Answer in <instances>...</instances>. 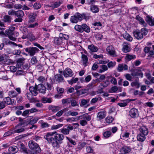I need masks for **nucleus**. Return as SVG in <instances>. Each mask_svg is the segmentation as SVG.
I'll return each instance as SVG.
<instances>
[{
	"label": "nucleus",
	"mask_w": 154,
	"mask_h": 154,
	"mask_svg": "<svg viewBox=\"0 0 154 154\" xmlns=\"http://www.w3.org/2000/svg\"><path fill=\"white\" fill-rule=\"evenodd\" d=\"M44 138L54 149H56L60 147L59 142L63 140L64 137L63 134L57 133L55 131L47 133Z\"/></svg>",
	"instance_id": "nucleus-1"
},
{
	"label": "nucleus",
	"mask_w": 154,
	"mask_h": 154,
	"mask_svg": "<svg viewBox=\"0 0 154 154\" xmlns=\"http://www.w3.org/2000/svg\"><path fill=\"white\" fill-rule=\"evenodd\" d=\"M15 29V27L13 26H11L9 29L5 31L6 34L8 35V37L11 40L15 41L16 40V37L18 36L19 33L17 32H14Z\"/></svg>",
	"instance_id": "nucleus-2"
},
{
	"label": "nucleus",
	"mask_w": 154,
	"mask_h": 154,
	"mask_svg": "<svg viewBox=\"0 0 154 154\" xmlns=\"http://www.w3.org/2000/svg\"><path fill=\"white\" fill-rule=\"evenodd\" d=\"M28 146L31 149L35 150L38 152H41V150L39 146L33 140H30L29 142Z\"/></svg>",
	"instance_id": "nucleus-3"
},
{
	"label": "nucleus",
	"mask_w": 154,
	"mask_h": 154,
	"mask_svg": "<svg viewBox=\"0 0 154 154\" xmlns=\"http://www.w3.org/2000/svg\"><path fill=\"white\" fill-rule=\"evenodd\" d=\"M25 51L29 56H33L39 51V50L35 47H29L26 48Z\"/></svg>",
	"instance_id": "nucleus-4"
},
{
	"label": "nucleus",
	"mask_w": 154,
	"mask_h": 154,
	"mask_svg": "<svg viewBox=\"0 0 154 154\" xmlns=\"http://www.w3.org/2000/svg\"><path fill=\"white\" fill-rule=\"evenodd\" d=\"M24 15L23 12L22 10L16 11L15 15L18 18H16L14 20L15 22H21L23 20L22 17Z\"/></svg>",
	"instance_id": "nucleus-5"
},
{
	"label": "nucleus",
	"mask_w": 154,
	"mask_h": 154,
	"mask_svg": "<svg viewBox=\"0 0 154 154\" xmlns=\"http://www.w3.org/2000/svg\"><path fill=\"white\" fill-rule=\"evenodd\" d=\"M131 49V45L130 43L126 42H124L122 44V51L124 53H127L129 52Z\"/></svg>",
	"instance_id": "nucleus-6"
},
{
	"label": "nucleus",
	"mask_w": 154,
	"mask_h": 154,
	"mask_svg": "<svg viewBox=\"0 0 154 154\" xmlns=\"http://www.w3.org/2000/svg\"><path fill=\"white\" fill-rule=\"evenodd\" d=\"M63 74L65 78H68L72 76L74 73L70 69L67 68L63 71Z\"/></svg>",
	"instance_id": "nucleus-7"
},
{
	"label": "nucleus",
	"mask_w": 154,
	"mask_h": 154,
	"mask_svg": "<svg viewBox=\"0 0 154 154\" xmlns=\"http://www.w3.org/2000/svg\"><path fill=\"white\" fill-rule=\"evenodd\" d=\"M106 51L108 54L111 56L115 57L116 56L115 48L112 46H108Z\"/></svg>",
	"instance_id": "nucleus-8"
},
{
	"label": "nucleus",
	"mask_w": 154,
	"mask_h": 154,
	"mask_svg": "<svg viewBox=\"0 0 154 154\" xmlns=\"http://www.w3.org/2000/svg\"><path fill=\"white\" fill-rule=\"evenodd\" d=\"M54 80L57 83H60L64 82L65 81L63 76L61 74H57L54 76Z\"/></svg>",
	"instance_id": "nucleus-9"
},
{
	"label": "nucleus",
	"mask_w": 154,
	"mask_h": 154,
	"mask_svg": "<svg viewBox=\"0 0 154 154\" xmlns=\"http://www.w3.org/2000/svg\"><path fill=\"white\" fill-rule=\"evenodd\" d=\"M138 115V110L136 108H132L129 111V115L132 118H135L137 117Z\"/></svg>",
	"instance_id": "nucleus-10"
},
{
	"label": "nucleus",
	"mask_w": 154,
	"mask_h": 154,
	"mask_svg": "<svg viewBox=\"0 0 154 154\" xmlns=\"http://www.w3.org/2000/svg\"><path fill=\"white\" fill-rule=\"evenodd\" d=\"M133 34L134 37L138 40H141L143 38V33L140 30H137L134 31Z\"/></svg>",
	"instance_id": "nucleus-11"
},
{
	"label": "nucleus",
	"mask_w": 154,
	"mask_h": 154,
	"mask_svg": "<svg viewBox=\"0 0 154 154\" xmlns=\"http://www.w3.org/2000/svg\"><path fill=\"white\" fill-rule=\"evenodd\" d=\"M139 130L140 134L147 135L148 134V130L147 127L143 125L140 126Z\"/></svg>",
	"instance_id": "nucleus-12"
},
{
	"label": "nucleus",
	"mask_w": 154,
	"mask_h": 154,
	"mask_svg": "<svg viewBox=\"0 0 154 154\" xmlns=\"http://www.w3.org/2000/svg\"><path fill=\"white\" fill-rule=\"evenodd\" d=\"M17 145L20 148V150L21 152L26 154H27L28 153L27 149L25 147L22 143L19 142L17 143Z\"/></svg>",
	"instance_id": "nucleus-13"
},
{
	"label": "nucleus",
	"mask_w": 154,
	"mask_h": 154,
	"mask_svg": "<svg viewBox=\"0 0 154 154\" xmlns=\"http://www.w3.org/2000/svg\"><path fill=\"white\" fill-rule=\"evenodd\" d=\"M128 69V66L125 64L121 63L119 64L117 70L119 72H121L123 70H127Z\"/></svg>",
	"instance_id": "nucleus-14"
},
{
	"label": "nucleus",
	"mask_w": 154,
	"mask_h": 154,
	"mask_svg": "<svg viewBox=\"0 0 154 154\" xmlns=\"http://www.w3.org/2000/svg\"><path fill=\"white\" fill-rule=\"evenodd\" d=\"M29 90L32 95L36 96L38 94L37 85H35V87L31 86L29 87Z\"/></svg>",
	"instance_id": "nucleus-15"
},
{
	"label": "nucleus",
	"mask_w": 154,
	"mask_h": 154,
	"mask_svg": "<svg viewBox=\"0 0 154 154\" xmlns=\"http://www.w3.org/2000/svg\"><path fill=\"white\" fill-rule=\"evenodd\" d=\"M19 150L18 148L14 145H12L9 147V151L12 153L13 154H15L17 153Z\"/></svg>",
	"instance_id": "nucleus-16"
},
{
	"label": "nucleus",
	"mask_w": 154,
	"mask_h": 154,
	"mask_svg": "<svg viewBox=\"0 0 154 154\" xmlns=\"http://www.w3.org/2000/svg\"><path fill=\"white\" fill-rule=\"evenodd\" d=\"M136 19L138 21L139 23L143 26L146 27L147 26L146 23L145 22L143 19L139 15H137L136 17Z\"/></svg>",
	"instance_id": "nucleus-17"
},
{
	"label": "nucleus",
	"mask_w": 154,
	"mask_h": 154,
	"mask_svg": "<svg viewBox=\"0 0 154 154\" xmlns=\"http://www.w3.org/2000/svg\"><path fill=\"white\" fill-rule=\"evenodd\" d=\"M38 89L41 93L45 94L46 91V88L42 84H40L38 86Z\"/></svg>",
	"instance_id": "nucleus-18"
},
{
	"label": "nucleus",
	"mask_w": 154,
	"mask_h": 154,
	"mask_svg": "<svg viewBox=\"0 0 154 154\" xmlns=\"http://www.w3.org/2000/svg\"><path fill=\"white\" fill-rule=\"evenodd\" d=\"M106 112L101 111L97 114V117L99 120H101L104 119L106 116Z\"/></svg>",
	"instance_id": "nucleus-19"
},
{
	"label": "nucleus",
	"mask_w": 154,
	"mask_h": 154,
	"mask_svg": "<svg viewBox=\"0 0 154 154\" xmlns=\"http://www.w3.org/2000/svg\"><path fill=\"white\" fill-rule=\"evenodd\" d=\"M82 61L83 65L85 66L87 65L88 62V58L87 56L83 54H82L81 56Z\"/></svg>",
	"instance_id": "nucleus-20"
},
{
	"label": "nucleus",
	"mask_w": 154,
	"mask_h": 154,
	"mask_svg": "<svg viewBox=\"0 0 154 154\" xmlns=\"http://www.w3.org/2000/svg\"><path fill=\"white\" fill-rule=\"evenodd\" d=\"M131 150L130 146H124L122 147L121 149V151L124 154L130 152Z\"/></svg>",
	"instance_id": "nucleus-21"
},
{
	"label": "nucleus",
	"mask_w": 154,
	"mask_h": 154,
	"mask_svg": "<svg viewBox=\"0 0 154 154\" xmlns=\"http://www.w3.org/2000/svg\"><path fill=\"white\" fill-rule=\"evenodd\" d=\"M88 48L91 52H96L98 50V48L97 46L92 44L88 45Z\"/></svg>",
	"instance_id": "nucleus-22"
},
{
	"label": "nucleus",
	"mask_w": 154,
	"mask_h": 154,
	"mask_svg": "<svg viewBox=\"0 0 154 154\" xmlns=\"http://www.w3.org/2000/svg\"><path fill=\"white\" fill-rule=\"evenodd\" d=\"M49 108L54 112H55L60 109V107L57 106H49Z\"/></svg>",
	"instance_id": "nucleus-23"
},
{
	"label": "nucleus",
	"mask_w": 154,
	"mask_h": 154,
	"mask_svg": "<svg viewBox=\"0 0 154 154\" xmlns=\"http://www.w3.org/2000/svg\"><path fill=\"white\" fill-rule=\"evenodd\" d=\"M131 85L132 87H134L136 88H138L140 87V84L139 82V79H137L134 81L132 82L131 83Z\"/></svg>",
	"instance_id": "nucleus-24"
},
{
	"label": "nucleus",
	"mask_w": 154,
	"mask_h": 154,
	"mask_svg": "<svg viewBox=\"0 0 154 154\" xmlns=\"http://www.w3.org/2000/svg\"><path fill=\"white\" fill-rule=\"evenodd\" d=\"M132 76H140L141 78L143 77V73L140 70H135L131 73Z\"/></svg>",
	"instance_id": "nucleus-25"
},
{
	"label": "nucleus",
	"mask_w": 154,
	"mask_h": 154,
	"mask_svg": "<svg viewBox=\"0 0 154 154\" xmlns=\"http://www.w3.org/2000/svg\"><path fill=\"white\" fill-rule=\"evenodd\" d=\"M146 20L150 26L154 25V18L152 19L149 16L146 17Z\"/></svg>",
	"instance_id": "nucleus-26"
},
{
	"label": "nucleus",
	"mask_w": 154,
	"mask_h": 154,
	"mask_svg": "<svg viewBox=\"0 0 154 154\" xmlns=\"http://www.w3.org/2000/svg\"><path fill=\"white\" fill-rule=\"evenodd\" d=\"M145 136L144 134L139 133L137 137V140L138 141L140 142H143L146 139Z\"/></svg>",
	"instance_id": "nucleus-27"
},
{
	"label": "nucleus",
	"mask_w": 154,
	"mask_h": 154,
	"mask_svg": "<svg viewBox=\"0 0 154 154\" xmlns=\"http://www.w3.org/2000/svg\"><path fill=\"white\" fill-rule=\"evenodd\" d=\"M90 10L91 11L94 13L98 12L99 11V9L97 6L94 5L91 6Z\"/></svg>",
	"instance_id": "nucleus-28"
},
{
	"label": "nucleus",
	"mask_w": 154,
	"mask_h": 154,
	"mask_svg": "<svg viewBox=\"0 0 154 154\" xmlns=\"http://www.w3.org/2000/svg\"><path fill=\"white\" fill-rule=\"evenodd\" d=\"M136 58L135 55H132L130 54H127L125 57V59L126 61H128L132 59Z\"/></svg>",
	"instance_id": "nucleus-29"
},
{
	"label": "nucleus",
	"mask_w": 154,
	"mask_h": 154,
	"mask_svg": "<svg viewBox=\"0 0 154 154\" xmlns=\"http://www.w3.org/2000/svg\"><path fill=\"white\" fill-rule=\"evenodd\" d=\"M59 37L60 39L61 40H68L69 38V36L65 34L61 33L59 35Z\"/></svg>",
	"instance_id": "nucleus-30"
},
{
	"label": "nucleus",
	"mask_w": 154,
	"mask_h": 154,
	"mask_svg": "<svg viewBox=\"0 0 154 154\" xmlns=\"http://www.w3.org/2000/svg\"><path fill=\"white\" fill-rule=\"evenodd\" d=\"M90 101L89 99H87L86 100L85 99H82L81 100V101L79 103V104L82 107L85 106Z\"/></svg>",
	"instance_id": "nucleus-31"
},
{
	"label": "nucleus",
	"mask_w": 154,
	"mask_h": 154,
	"mask_svg": "<svg viewBox=\"0 0 154 154\" xmlns=\"http://www.w3.org/2000/svg\"><path fill=\"white\" fill-rule=\"evenodd\" d=\"M74 29L76 31L80 32L82 33L83 32L82 24L81 25L76 24L74 27Z\"/></svg>",
	"instance_id": "nucleus-32"
},
{
	"label": "nucleus",
	"mask_w": 154,
	"mask_h": 154,
	"mask_svg": "<svg viewBox=\"0 0 154 154\" xmlns=\"http://www.w3.org/2000/svg\"><path fill=\"white\" fill-rule=\"evenodd\" d=\"M123 36L125 39L131 42L133 40L132 37L128 33H125Z\"/></svg>",
	"instance_id": "nucleus-33"
},
{
	"label": "nucleus",
	"mask_w": 154,
	"mask_h": 154,
	"mask_svg": "<svg viewBox=\"0 0 154 154\" xmlns=\"http://www.w3.org/2000/svg\"><path fill=\"white\" fill-rule=\"evenodd\" d=\"M79 21L78 18L76 15L72 16L70 17V21L72 23H76Z\"/></svg>",
	"instance_id": "nucleus-34"
},
{
	"label": "nucleus",
	"mask_w": 154,
	"mask_h": 154,
	"mask_svg": "<svg viewBox=\"0 0 154 154\" xmlns=\"http://www.w3.org/2000/svg\"><path fill=\"white\" fill-rule=\"evenodd\" d=\"M42 101L44 103H50L52 101V99L51 98L43 97L41 99Z\"/></svg>",
	"instance_id": "nucleus-35"
},
{
	"label": "nucleus",
	"mask_w": 154,
	"mask_h": 154,
	"mask_svg": "<svg viewBox=\"0 0 154 154\" xmlns=\"http://www.w3.org/2000/svg\"><path fill=\"white\" fill-rule=\"evenodd\" d=\"M82 29L83 32L84 31L87 33H89L90 32V28L85 23L82 24Z\"/></svg>",
	"instance_id": "nucleus-36"
},
{
	"label": "nucleus",
	"mask_w": 154,
	"mask_h": 154,
	"mask_svg": "<svg viewBox=\"0 0 154 154\" xmlns=\"http://www.w3.org/2000/svg\"><path fill=\"white\" fill-rule=\"evenodd\" d=\"M91 119V115H88V113L83 114V119H85V120L87 122L90 121Z\"/></svg>",
	"instance_id": "nucleus-37"
},
{
	"label": "nucleus",
	"mask_w": 154,
	"mask_h": 154,
	"mask_svg": "<svg viewBox=\"0 0 154 154\" xmlns=\"http://www.w3.org/2000/svg\"><path fill=\"white\" fill-rule=\"evenodd\" d=\"M8 95L11 98L15 97L18 95L17 94L16 91L12 90L9 91Z\"/></svg>",
	"instance_id": "nucleus-38"
},
{
	"label": "nucleus",
	"mask_w": 154,
	"mask_h": 154,
	"mask_svg": "<svg viewBox=\"0 0 154 154\" xmlns=\"http://www.w3.org/2000/svg\"><path fill=\"white\" fill-rule=\"evenodd\" d=\"M3 102L5 103L8 105H10L12 103L11 99L9 97H5L3 99Z\"/></svg>",
	"instance_id": "nucleus-39"
},
{
	"label": "nucleus",
	"mask_w": 154,
	"mask_h": 154,
	"mask_svg": "<svg viewBox=\"0 0 154 154\" xmlns=\"http://www.w3.org/2000/svg\"><path fill=\"white\" fill-rule=\"evenodd\" d=\"M27 38L31 41L35 40L36 39L35 37L31 33H29L27 34Z\"/></svg>",
	"instance_id": "nucleus-40"
},
{
	"label": "nucleus",
	"mask_w": 154,
	"mask_h": 154,
	"mask_svg": "<svg viewBox=\"0 0 154 154\" xmlns=\"http://www.w3.org/2000/svg\"><path fill=\"white\" fill-rule=\"evenodd\" d=\"M78 80L79 79L78 78L72 77L71 80H68L67 82L69 84L72 85L74 83H76Z\"/></svg>",
	"instance_id": "nucleus-41"
},
{
	"label": "nucleus",
	"mask_w": 154,
	"mask_h": 154,
	"mask_svg": "<svg viewBox=\"0 0 154 154\" xmlns=\"http://www.w3.org/2000/svg\"><path fill=\"white\" fill-rule=\"evenodd\" d=\"M104 137L106 138H108L112 135L111 132L110 131H106L103 133Z\"/></svg>",
	"instance_id": "nucleus-42"
},
{
	"label": "nucleus",
	"mask_w": 154,
	"mask_h": 154,
	"mask_svg": "<svg viewBox=\"0 0 154 154\" xmlns=\"http://www.w3.org/2000/svg\"><path fill=\"white\" fill-rule=\"evenodd\" d=\"M63 2L62 0H60L58 2H54L53 4L52 7L54 8H57L59 7Z\"/></svg>",
	"instance_id": "nucleus-43"
},
{
	"label": "nucleus",
	"mask_w": 154,
	"mask_h": 154,
	"mask_svg": "<svg viewBox=\"0 0 154 154\" xmlns=\"http://www.w3.org/2000/svg\"><path fill=\"white\" fill-rule=\"evenodd\" d=\"M0 78L3 80H7L8 76L5 75V72H0Z\"/></svg>",
	"instance_id": "nucleus-44"
},
{
	"label": "nucleus",
	"mask_w": 154,
	"mask_h": 154,
	"mask_svg": "<svg viewBox=\"0 0 154 154\" xmlns=\"http://www.w3.org/2000/svg\"><path fill=\"white\" fill-rule=\"evenodd\" d=\"M67 108H64L58 111L56 114V116L58 117H60L62 115L64 112H66L67 111Z\"/></svg>",
	"instance_id": "nucleus-45"
},
{
	"label": "nucleus",
	"mask_w": 154,
	"mask_h": 154,
	"mask_svg": "<svg viewBox=\"0 0 154 154\" xmlns=\"http://www.w3.org/2000/svg\"><path fill=\"white\" fill-rule=\"evenodd\" d=\"M4 21L5 22L10 23L11 21V17L10 16L6 15L3 17Z\"/></svg>",
	"instance_id": "nucleus-46"
},
{
	"label": "nucleus",
	"mask_w": 154,
	"mask_h": 154,
	"mask_svg": "<svg viewBox=\"0 0 154 154\" xmlns=\"http://www.w3.org/2000/svg\"><path fill=\"white\" fill-rule=\"evenodd\" d=\"M63 124H59L56 125H53L51 128V129L52 130H54L57 129L63 126Z\"/></svg>",
	"instance_id": "nucleus-47"
},
{
	"label": "nucleus",
	"mask_w": 154,
	"mask_h": 154,
	"mask_svg": "<svg viewBox=\"0 0 154 154\" xmlns=\"http://www.w3.org/2000/svg\"><path fill=\"white\" fill-rule=\"evenodd\" d=\"M33 7L34 9L38 10L41 8L42 5L40 3L36 2L34 4Z\"/></svg>",
	"instance_id": "nucleus-48"
},
{
	"label": "nucleus",
	"mask_w": 154,
	"mask_h": 154,
	"mask_svg": "<svg viewBox=\"0 0 154 154\" xmlns=\"http://www.w3.org/2000/svg\"><path fill=\"white\" fill-rule=\"evenodd\" d=\"M61 132L64 135L69 134V132L67 128H63L61 129Z\"/></svg>",
	"instance_id": "nucleus-49"
},
{
	"label": "nucleus",
	"mask_w": 154,
	"mask_h": 154,
	"mask_svg": "<svg viewBox=\"0 0 154 154\" xmlns=\"http://www.w3.org/2000/svg\"><path fill=\"white\" fill-rule=\"evenodd\" d=\"M29 23H32L34 21L35 17L32 14H29Z\"/></svg>",
	"instance_id": "nucleus-50"
},
{
	"label": "nucleus",
	"mask_w": 154,
	"mask_h": 154,
	"mask_svg": "<svg viewBox=\"0 0 154 154\" xmlns=\"http://www.w3.org/2000/svg\"><path fill=\"white\" fill-rule=\"evenodd\" d=\"M25 128L23 127H21L15 130L14 131V133H20L24 131Z\"/></svg>",
	"instance_id": "nucleus-51"
},
{
	"label": "nucleus",
	"mask_w": 154,
	"mask_h": 154,
	"mask_svg": "<svg viewBox=\"0 0 154 154\" xmlns=\"http://www.w3.org/2000/svg\"><path fill=\"white\" fill-rule=\"evenodd\" d=\"M107 123L109 124L111 123L113 120V118L110 116H108L105 119Z\"/></svg>",
	"instance_id": "nucleus-52"
},
{
	"label": "nucleus",
	"mask_w": 154,
	"mask_h": 154,
	"mask_svg": "<svg viewBox=\"0 0 154 154\" xmlns=\"http://www.w3.org/2000/svg\"><path fill=\"white\" fill-rule=\"evenodd\" d=\"M41 122V127L42 128H45L49 126V125L48 123L45 122L42 120Z\"/></svg>",
	"instance_id": "nucleus-53"
},
{
	"label": "nucleus",
	"mask_w": 154,
	"mask_h": 154,
	"mask_svg": "<svg viewBox=\"0 0 154 154\" xmlns=\"http://www.w3.org/2000/svg\"><path fill=\"white\" fill-rule=\"evenodd\" d=\"M83 19H85L86 20H89L91 17L90 14L89 13H83Z\"/></svg>",
	"instance_id": "nucleus-54"
},
{
	"label": "nucleus",
	"mask_w": 154,
	"mask_h": 154,
	"mask_svg": "<svg viewBox=\"0 0 154 154\" xmlns=\"http://www.w3.org/2000/svg\"><path fill=\"white\" fill-rule=\"evenodd\" d=\"M25 96L27 99L29 100H31L33 99V96L29 93H27Z\"/></svg>",
	"instance_id": "nucleus-55"
},
{
	"label": "nucleus",
	"mask_w": 154,
	"mask_h": 154,
	"mask_svg": "<svg viewBox=\"0 0 154 154\" xmlns=\"http://www.w3.org/2000/svg\"><path fill=\"white\" fill-rule=\"evenodd\" d=\"M116 64L115 62L110 61L107 64L108 67L109 68H112Z\"/></svg>",
	"instance_id": "nucleus-56"
},
{
	"label": "nucleus",
	"mask_w": 154,
	"mask_h": 154,
	"mask_svg": "<svg viewBox=\"0 0 154 154\" xmlns=\"http://www.w3.org/2000/svg\"><path fill=\"white\" fill-rule=\"evenodd\" d=\"M95 38L97 40H100L103 38V36L101 33H98L96 34Z\"/></svg>",
	"instance_id": "nucleus-57"
},
{
	"label": "nucleus",
	"mask_w": 154,
	"mask_h": 154,
	"mask_svg": "<svg viewBox=\"0 0 154 154\" xmlns=\"http://www.w3.org/2000/svg\"><path fill=\"white\" fill-rule=\"evenodd\" d=\"M86 150L88 153H92L94 151L93 148L90 146H87L86 147Z\"/></svg>",
	"instance_id": "nucleus-58"
},
{
	"label": "nucleus",
	"mask_w": 154,
	"mask_h": 154,
	"mask_svg": "<svg viewBox=\"0 0 154 154\" xmlns=\"http://www.w3.org/2000/svg\"><path fill=\"white\" fill-rule=\"evenodd\" d=\"M144 105L146 106L152 107L154 106V104L151 102H148L145 103Z\"/></svg>",
	"instance_id": "nucleus-59"
},
{
	"label": "nucleus",
	"mask_w": 154,
	"mask_h": 154,
	"mask_svg": "<svg viewBox=\"0 0 154 154\" xmlns=\"http://www.w3.org/2000/svg\"><path fill=\"white\" fill-rule=\"evenodd\" d=\"M6 61V60L4 56L0 54V62L2 63H5Z\"/></svg>",
	"instance_id": "nucleus-60"
},
{
	"label": "nucleus",
	"mask_w": 154,
	"mask_h": 154,
	"mask_svg": "<svg viewBox=\"0 0 154 154\" xmlns=\"http://www.w3.org/2000/svg\"><path fill=\"white\" fill-rule=\"evenodd\" d=\"M83 13L82 14H80L79 13H77L76 16L78 18L79 20L81 21L83 19Z\"/></svg>",
	"instance_id": "nucleus-61"
},
{
	"label": "nucleus",
	"mask_w": 154,
	"mask_h": 154,
	"mask_svg": "<svg viewBox=\"0 0 154 154\" xmlns=\"http://www.w3.org/2000/svg\"><path fill=\"white\" fill-rule=\"evenodd\" d=\"M101 67L102 69L101 70H102V71L100 72V73H102L105 71H106L108 69V67L106 65L103 64L101 66Z\"/></svg>",
	"instance_id": "nucleus-62"
},
{
	"label": "nucleus",
	"mask_w": 154,
	"mask_h": 154,
	"mask_svg": "<svg viewBox=\"0 0 154 154\" xmlns=\"http://www.w3.org/2000/svg\"><path fill=\"white\" fill-rule=\"evenodd\" d=\"M140 31L143 33V35H146L147 34L148 30L145 28H143L141 29L140 30Z\"/></svg>",
	"instance_id": "nucleus-63"
},
{
	"label": "nucleus",
	"mask_w": 154,
	"mask_h": 154,
	"mask_svg": "<svg viewBox=\"0 0 154 154\" xmlns=\"http://www.w3.org/2000/svg\"><path fill=\"white\" fill-rule=\"evenodd\" d=\"M38 80L41 83L44 82L45 81V79L44 77L39 76L38 79Z\"/></svg>",
	"instance_id": "nucleus-64"
}]
</instances>
